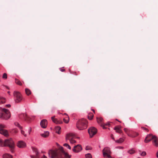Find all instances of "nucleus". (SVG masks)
<instances>
[{"label":"nucleus","instance_id":"11","mask_svg":"<svg viewBox=\"0 0 158 158\" xmlns=\"http://www.w3.org/2000/svg\"><path fill=\"white\" fill-rule=\"evenodd\" d=\"M73 136V134L69 133L67 134L66 139L67 140H69L70 141V143L72 144H73L76 143V141L73 139L72 137Z\"/></svg>","mask_w":158,"mask_h":158},{"label":"nucleus","instance_id":"52","mask_svg":"<svg viewBox=\"0 0 158 158\" xmlns=\"http://www.w3.org/2000/svg\"><path fill=\"white\" fill-rule=\"evenodd\" d=\"M116 120L118 121L117 120V119H116ZM119 122H120V121H119Z\"/></svg>","mask_w":158,"mask_h":158},{"label":"nucleus","instance_id":"22","mask_svg":"<svg viewBox=\"0 0 158 158\" xmlns=\"http://www.w3.org/2000/svg\"><path fill=\"white\" fill-rule=\"evenodd\" d=\"M3 158H12V156L8 154H4L3 156Z\"/></svg>","mask_w":158,"mask_h":158},{"label":"nucleus","instance_id":"40","mask_svg":"<svg viewBox=\"0 0 158 158\" xmlns=\"http://www.w3.org/2000/svg\"><path fill=\"white\" fill-rule=\"evenodd\" d=\"M110 137L111 138L113 139L114 140H115L114 138L113 137V134H111L110 135Z\"/></svg>","mask_w":158,"mask_h":158},{"label":"nucleus","instance_id":"36","mask_svg":"<svg viewBox=\"0 0 158 158\" xmlns=\"http://www.w3.org/2000/svg\"><path fill=\"white\" fill-rule=\"evenodd\" d=\"M25 115H26V118H25V120L27 121H30V118H29V117H28V116H27V115L25 114Z\"/></svg>","mask_w":158,"mask_h":158},{"label":"nucleus","instance_id":"3","mask_svg":"<svg viewBox=\"0 0 158 158\" xmlns=\"http://www.w3.org/2000/svg\"><path fill=\"white\" fill-rule=\"evenodd\" d=\"M87 121L85 119L82 118L79 119L77 123V127L79 130L85 129L87 127Z\"/></svg>","mask_w":158,"mask_h":158},{"label":"nucleus","instance_id":"19","mask_svg":"<svg viewBox=\"0 0 158 158\" xmlns=\"http://www.w3.org/2000/svg\"><path fill=\"white\" fill-rule=\"evenodd\" d=\"M49 134V132L48 131H46L44 133L41 134V135L43 137L46 138L48 136Z\"/></svg>","mask_w":158,"mask_h":158},{"label":"nucleus","instance_id":"35","mask_svg":"<svg viewBox=\"0 0 158 158\" xmlns=\"http://www.w3.org/2000/svg\"><path fill=\"white\" fill-rule=\"evenodd\" d=\"M146 152H143L140 155L142 156H145L146 155Z\"/></svg>","mask_w":158,"mask_h":158},{"label":"nucleus","instance_id":"42","mask_svg":"<svg viewBox=\"0 0 158 158\" xmlns=\"http://www.w3.org/2000/svg\"><path fill=\"white\" fill-rule=\"evenodd\" d=\"M42 158H47V157L46 156H45L44 155Z\"/></svg>","mask_w":158,"mask_h":158},{"label":"nucleus","instance_id":"49","mask_svg":"<svg viewBox=\"0 0 158 158\" xmlns=\"http://www.w3.org/2000/svg\"><path fill=\"white\" fill-rule=\"evenodd\" d=\"M119 148H123V147H119Z\"/></svg>","mask_w":158,"mask_h":158},{"label":"nucleus","instance_id":"34","mask_svg":"<svg viewBox=\"0 0 158 158\" xmlns=\"http://www.w3.org/2000/svg\"><path fill=\"white\" fill-rule=\"evenodd\" d=\"M21 134L23 135L24 136L26 137L27 136V135L25 134V132L23 131L21 129Z\"/></svg>","mask_w":158,"mask_h":158},{"label":"nucleus","instance_id":"29","mask_svg":"<svg viewBox=\"0 0 158 158\" xmlns=\"http://www.w3.org/2000/svg\"><path fill=\"white\" fill-rule=\"evenodd\" d=\"M85 156L86 158H92V155L90 153H88L86 154Z\"/></svg>","mask_w":158,"mask_h":158},{"label":"nucleus","instance_id":"28","mask_svg":"<svg viewBox=\"0 0 158 158\" xmlns=\"http://www.w3.org/2000/svg\"><path fill=\"white\" fill-rule=\"evenodd\" d=\"M14 124L16 126L18 127L20 129H22V127L20 126L19 123L18 122H15L14 123Z\"/></svg>","mask_w":158,"mask_h":158},{"label":"nucleus","instance_id":"15","mask_svg":"<svg viewBox=\"0 0 158 158\" xmlns=\"http://www.w3.org/2000/svg\"><path fill=\"white\" fill-rule=\"evenodd\" d=\"M41 127L43 128L46 127L47 125V121L46 119H43L41 121L40 123Z\"/></svg>","mask_w":158,"mask_h":158},{"label":"nucleus","instance_id":"27","mask_svg":"<svg viewBox=\"0 0 158 158\" xmlns=\"http://www.w3.org/2000/svg\"><path fill=\"white\" fill-rule=\"evenodd\" d=\"M25 92H26V94L27 95H29L31 93V91L30 90H29V89H25Z\"/></svg>","mask_w":158,"mask_h":158},{"label":"nucleus","instance_id":"25","mask_svg":"<svg viewBox=\"0 0 158 158\" xmlns=\"http://www.w3.org/2000/svg\"><path fill=\"white\" fill-rule=\"evenodd\" d=\"M124 140L123 138H120L119 139L115 140V142L118 143H121L124 141Z\"/></svg>","mask_w":158,"mask_h":158},{"label":"nucleus","instance_id":"8","mask_svg":"<svg viewBox=\"0 0 158 158\" xmlns=\"http://www.w3.org/2000/svg\"><path fill=\"white\" fill-rule=\"evenodd\" d=\"M4 128H6L5 125L0 124V133L5 136H7L9 135L8 131L4 129Z\"/></svg>","mask_w":158,"mask_h":158},{"label":"nucleus","instance_id":"44","mask_svg":"<svg viewBox=\"0 0 158 158\" xmlns=\"http://www.w3.org/2000/svg\"><path fill=\"white\" fill-rule=\"evenodd\" d=\"M135 133H137L134 132V133H132V135H136V134H135Z\"/></svg>","mask_w":158,"mask_h":158},{"label":"nucleus","instance_id":"9","mask_svg":"<svg viewBox=\"0 0 158 158\" xmlns=\"http://www.w3.org/2000/svg\"><path fill=\"white\" fill-rule=\"evenodd\" d=\"M88 132L90 137H92L97 132V130L96 128L94 127H91L88 129Z\"/></svg>","mask_w":158,"mask_h":158},{"label":"nucleus","instance_id":"21","mask_svg":"<svg viewBox=\"0 0 158 158\" xmlns=\"http://www.w3.org/2000/svg\"><path fill=\"white\" fill-rule=\"evenodd\" d=\"M61 129V128L59 126H57L56 127H55V131L58 134H60V130Z\"/></svg>","mask_w":158,"mask_h":158},{"label":"nucleus","instance_id":"17","mask_svg":"<svg viewBox=\"0 0 158 158\" xmlns=\"http://www.w3.org/2000/svg\"><path fill=\"white\" fill-rule=\"evenodd\" d=\"M121 127L120 126L115 127L114 129L118 133H122V131L121 130Z\"/></svg>","mask_w":158,"mask_h":158},{"label":"nucleus","instance_id":"20","mask_svg":"<svg viewBox=\"0 0 158 158\" xmlns=\"http://www.w3.org/2000/svg\"><path fill=\"white\" fill-rule=\"evenodd\" d=\"M33 150L35 153V156H36V158H39V153L38 152L37 149L36 148H34L33 149Z\"/></svg>","mask_w":158,"mask_h":158},{"label":"nucleus","instance_id":"41","mask_svg":"<svg viewBox=\"0 0 158 158\" xmlns=\"http://www.w3.org/2000/svg\"><path fill=\"white\" fill-rule=\"evenodd\" d=\"M30 156L31 158H36V156H35L31 155Z\"/></svg>","mask_w":158,"mask_h":158},{"label":"nucleus","instance_id":"53","mask_svg":"<svg viewBox=\"0 0 158 158\" xmlns=\"http://www.w3.org/2000/svg\"><path fill=\"white\" fill-rule=\"evenodd\" d=\"M137 158H140L139 157H138Z\"/></svg>","mask_w":158,"mask_h":158},{"label":"nucleus","instance_id":"39","mask_svg":"<svg viewBox=\"0 0 158 158\" xmlns=\"http://www.w3.org/2000/svg\"><path fill=\"white\" fill-rule=\"evenodd\" d=\"M31 128H30L29 129V130H28V133H29V134H30V133H31Z\"/></svg>","mask_w":158,"mask_h":158},{"label":"nucleus","instance_id":"33","mask_svg":"<svg viewBox=\"0 0 158 158\" xmlns=\"http://www.w3.org/2000/svg\"><path fill=\"white\" fill-rule=\"evenodd\" d=\"M128 152H129L131 154H132L134 153L135 151L133 149H131L129 151H128Z\"/></svg>","mask_w":158,"mask_h":158},{"label":"nucleus","instance_id":"23","mask_svg":"<svg viewBox=\"0 0 158 158\" xmlns=\"http://www.w3.org/2000/svg\"><path fill=\"white\" fill-rule=\"evenodd\" d=\"M6 102V99L0 96V104Z\"/></svg>","mask_w":158,"mask_h":158},{"label":"nucleus","instance_id":"18","mask_svg":"<svg viewBox=\"0 0 158 158\" xmlns=\"http://www.w3.org/2000/svg\"><path fill=\"white\" fill-rule=\"evenodd\" d=\"M64 115H65L66 117L63 118V121L64 123H67L69 121V117L66 113L64 114Z\"/></svg>","mask_w":158,"mask_h":158},{"label":"nucleus","instance_id":"43","mask_svg":"<svg viewBox=\"0 0 158 158\" xmlns=\"http://www.w3.org/2000/svg\"><path fill=\"white\" fill-rule=\"evenodd\" d=\"M6 106L8 107H10L11 106L10 105V104H8L6 105Z\"/></svg>","mask_w":158,"mask_h":158},{"label":"nucleus","instance_id":"48","mask_svg":"<svg viewBox=\"0 0 158 158\" xmlns=\"http://www.w3.org/2000/svg\"><path fill=\"white\" fill-rule=\"evenodd\" d=\"M5 86V87H6L7 89H9V88L7 86Z\"/></svg>","mask_w":158,"mask_h":158},{"label":"nucleus","instance_id":"45","mask_svg":"<svg viewBox=\"0 0 158 158\" xmlns=\"http://www.w3.org/2000/svg\"><path fill=\"white\" fill-rule=\"evenodd\" d=\"M60 71L62 72H63L64 71V69H61Z\"/></svg>","mask_w":158,"mask_h":158},{"label":"nucleus","instance_id":"1","mask_svg":"<svg viewBox=\"0 0 158 158\" xmlns=\"http://www.w3.org/2000/svg\"><path fill=\"white\" fill-rule=\"evenodd\" d=\"M48 155L51 158H70L71 156L65 153L63 150V148L61 147L60 150L55 151L50 150L48 152Z\"/></svg>","mask_w":158,"mask_h":158},{"label":"nucleus","instance_id":"6","mask_svg":"<svg viewBox=\"0 0 158 158\" xmlns=\"http://www.w3.org/2000/svg\"><path fill=\"white\" fill-rule=\"evenodd\" d=\"M13 95L15 103H20L22 100L23 99L22 95L19 92L14 91L13 93Z\"/></svg>","mask_w":158,"mask_h":158},{"label":"nucleus","instance_id":"7","mask_svg":"<svg viewBox=\"0 0 158 158\" xmlns=\"http://www.w3.org/2000/svg\"><path fill=\"white\" fill-rule=\"evenodd\" d=\"M102 152L103 156L105 158L106 157L108 158H113L110 156L111 152L109 147H106L105 148L102 150Z\"/></svg>","mask_w":158,"mask_h":158},{"label":"nucleus","instance_id":"13","mask_svg":"<svg viewBox=\"0 0 158 158\" xmlns=\"http://www.w3.org/2000/svg\"><path fill=\"white\" fill-rule=\"evenodd\" d=\"M82 150L81 146L80 145L78 144L74 147L73 150V152H78Z\"/></svg>","mask_w":158,"mask_h":158},{"label":"nucleus","instance_id":"51","mask_svg":"<svg viewBox=\"0 0 158 158\" xmlns=\"http://www.w3.org/2000/svg\"><path fill=\"white\" fill-rule=\"evenodd\" d=\"M7 93H8V94H9L10 93V91H8Z\"/></svg>","mask_w":158,"mask_h":158},{"label":"nucleus","instance_id":"24","mask_svg":"<svg viewBox=\"0 0 158 158\" xmlns=\"http://www.w3.org/2000/svg\"><path fill=\"white\" fill-rule=\"evenodd\" d=\"M93 117L94 115L91 113H89L88 116V119L90 120H92L93 118Z\"/></svg>","mask_w":158,"mask_h":158},{"label":"nucleus","instance_id":"30","mask_svg":"<svg viewBox=\"0 0 158 158\" xmlns=\"http://www.w3.org/2000/svg\"><path fill=\"white\" fill-rule=\"evenodd\" d=\"M64 147H67L68 148H69V149H71V147L67 143H64Z\"/></svg>","mask_w":158,"mask_h":158},{"label":"nucleus","instance_id":"14","mask_svg":"<svg viewBox=\"0 0 158 158\" xmlns=\"http://www.w3.org/2000/svg\"><path fill=\"white\" fill-rule=\"evenodd\" d=\"M17 146L19 148H23L26 146V144L23 141H20L17 143Z\"/></svg>","mask_w":158,"mask_h":158},{"label":"nucleus","instance_id":"10","mask_svg":"<svg viewBox=\"0 0 158 158\" xmlns=\"http://www.w3.org/2000/svg\"><path fill=\"white\" fill-rule=\"evenodd\" d=\"M124 130L128 136L131 137H135L138 135V133H135L136 135H132V133H133L134 132L132 131H130L127 128H124Z\"/></svg>","mask_w":158,"mask_h":158},{"label":"nucleus","instance_id":"31","mask_svg":"<svg viewBox=\"0 0 158 158\" xmlns=\"http://www.w3.org/2000/svg\"><path fill=\"white\" fill-rule=\"evenodd\" d=\"M4 141L3 142L2 140L0 139V146H4Z\"/></svg>","mask_w":158,"mask_h":158},{"label":"nucleus","instance_id":"16","mask_svg":"<svg viewBox=\"0 0 158 158\" xmlns=\"http://www.w3.org/2000/svg\"><path fill=\"white\" fill-rule=\"evenodd\" d=\"M51 119L54 123L56 124H61L63 123L61 120H58L57 119L55 118V116L52 117H51Z\"/></svg>","mask_w":158,"mask_h":158},{"label":"nucleus","instance_id":"46","mask_svg":"<svg viewBox=\"0 0 158 158\" xmlns=\"http://www.w3.org/2000/svg\"><path fill=\"white\" fill-rule=\"evenodd\" d=\"M156 155L157 157L158 158V152L156 153Z\"/></svg>","mask_w":158,"mask_h":158},{"label":"nucleus","instance_id":"2","mask_svg":"<svg viewBox=\"0 0 158 158\" xmlns=\"http://www.w3.org/2000/svg\"><path fill=\"white\" fill-rule=\"evenodd\" d=\"M152 140H153L152 143L156 147H158V138L155 135H153L151 134L148 135H147L144 140V142L146 143H148Z\"/></svg>","mask_w":158,"mask_h":158},{"label":"nucleus","instance_id":"5","mask_svg":"<svg viewBox=\"0 0 158 158\" xmlns=\"http://www.w3.org/2000/svg\"><path fill=\"white\" fill-rule=\"evenodd\" d=\"M4 146L9 147L10 148V150L11 152L12 153L14 152L15 144L13 140L11 139L5 140Z\"/></svg>","mask_w":158,"mask_h":158},{"label":"nucleus","instance_id":"38","mask_svg":"<svg viewBox=\"0 0 158 158\" xmlns=\"http://www.w3.org/2000/svg\"><path fill=\"white\" fill-rule=\"evenodd\" d=\"M13 132L14 133H17L18 132V130L17 129H13Z\"/></svg>","mask_w":158,"mask_h":158},{"label":"nucleus","instance_id":"47","mask_svg":"<svg viewBox=\"0 0 158 158\" xmlns=\"http://www.w3.org/2000/svg\"><path fill=\"white\" fill-rule=\"evenodd\" d=\"M86 150H89V148H88V147H86Z\"/></svg>","mask_w":158,"mask_h":158},{"label":"nucleus","instance_id":"32","mask_svg":"<svg viewBox=\"0 0 158 158\" xmlns=\"http://www.w3.org/2000/svg\"><path fill=\"white\" fill-rule=\"evenodd\" d=\"M2 78L4 79H6L7 78V75L6 73H4L2 76Z\"/></svg>","mask_w":158,"mask_h":158},{"label":"nucleus","instance_id":"12","mask_svg":"<svg viewBox=\"0 0 158 158\" xmlns=\"http://www.w3.org/2000/svg\"><path fill=\"white\" fill-rule=\"evenodd\" d=\"M97 121L98 123L101 126L103 127V129H105V127H104L105 125L109 126L110 125L109 123H106L104 125L103 122V119L102 118H97Z\"/></svg>","mask_w":158,"mask_h":158},{"label":"nucleus","instance_id":"37","mask_svg":"<svg viewBox=\"0 0 158 158\" xmlns=\"http://www.w3.org/2000/svg\"><path fill=\"white\" fill-rule=\"evenodd\" d=\"M141 128L143 129L144 130H145L146 131H148V130L147 128H146L145 127H141Z\"/></svg>","mask_w":158,"mask_h":158},{"label":"nucleus","instance_id":"4","mask_svg":"<svg viewBox=\"0 0 158 158\" xmlns=\"http://www.w3.org/2000/svg\"><path fill=\"white\" fill-rule=\"evenodd\" d=\"M10 117V111L0 107V118L7 119Z\"/></svg>","mask_w":158,"mask_h":158},{"label":"nucleus","instance_id":"50","mask_svg":"<svg viewBox=\"0 0 158 158\" xmlns=\"http://www.w3.org/2000/svg\"><path fill=\"white\" fill-rule=\"evenodd\" d=\"M92 110L94 112V113H95V111H94V110L92 109Z\"/></svg>","mask_w":158,"mask_h":158},{"label":"nucleus","instance_id":"26","mask_svg":"<svg viewBox=\"0 0 158 158\" xmlns=\"http://www.w3.org/2000/svg\"><path fill=\"white\" fill-rule=\"evenodd\" d=\"M15 82L16 84L19 85H22V83L18 79H15Z\"/></svg>","mask_w":158,"mask_h":158}]
</instances>
